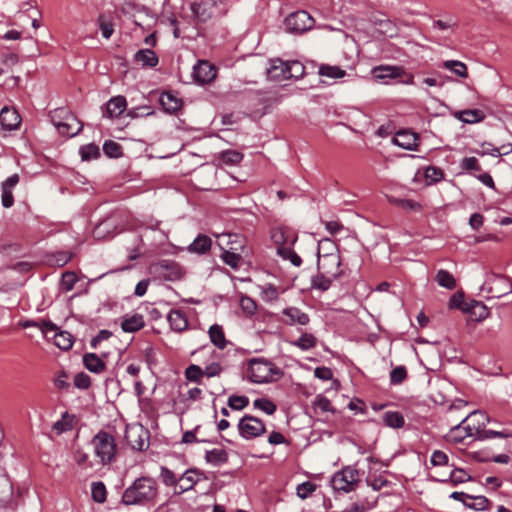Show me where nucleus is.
<instances>
[{"mask_svg":"<svg viewBox=\"0 0 512 512\" xmlns=\"http://www.w3.org/2000/svg\"><path fill=\"white\" fill-rule=\"evenodd\" d=\"M511 152H512V145L507 144V145H503L501 148H497V147H494L491 149L487 148L483 151V154H489L491 156L498 157L501 155H507Z\"/></svg>","mask_w":512,"mask_h":512,"instance_id":"59","label":"nucleus"},{"mask_svg":"<svg viewBox=\"0 0 512 512\" xmlns=\"http://www.w3.org/2000/svg\"><path fill=\"white\" fill-rule=\"evenodd\" d=\"M313 18L303 10L294 12L286 17L285 28L291 33H303L312 28Z\"/></svg>","mask_w":512,"mask_h":512,"instance_id":"8","label":"nucleus"},{"mask_svg":"<svg viewBox=\"0 0 512 512\" xmlns=\"http://www.w3.org/2000/svg\"><path fill=\"white\" fill-rule=\"evenodd\" d=\"M160 104L168 113H176L182 106L181 100L170 92H163L161 94Z\"/></svg>","mask_w":512,"mask_h":512,"instance_id":"24","label":"nucleus"},{"mask_svg":"<svg viewBox=\"0 0 512 512\" xmlns=\"http://www.w3.org/2000/svg\"><path fill=\"white\" fill-rule=\"evenodd\" d=\"M145 325L144 318L140 314H133L123 318L121 328L124 332L133 333Z\"/></svg>","mask_w":512,"mask_h":512,"instance_id":"21","label":"nucleus"},{"mask_svg":"<svg viewBox=\"0 0 512 512\" xmlns=\"http://www.w3.org/2000/svg\"><path fill=\"white\" fill-rule=\"evenodd\" d=\"M288 63L281 59L271 61L270 67L267 69L269 79L277 82L288 80Z\"/></svg>","mask_w":512,"mask_h":512,"instance_id":"17","label":"nucleus"},{"mask_svg":"<svg viewBox=\"0 0 512 512\" xmlns=\"http://www.w3.org/2000/svg\"><path fill=\"white\" fill-rule=\"evenodd\" d=\"M361 482L360 471L355 466H345L334 473L331 478V487L335 492L350 493L357 489Z\"/></svg>","mask_w":512,"mask_h":512,"instance_id":"3","label":"nucleus"},{"mask_svg":"<svg viewBox=\"0 0 512 512\" xmlns=\"http://www.w3.org/2000/svg\"><path fill=\"white\" fill-rule=\"evenodd\" d=\"M316 343V337L310 333H303L298 339L291 342L293 346H296L304 351L314 348Z\"/></svg>","mask_w":512,"mask_h":512,"instance_id":"35","label":"nucleus"},{"mask_svg":"<svg viewBox=\"0 0 512 512\" xmlns=\"http://www.w3.org/2000/svg\"><path fill=\"white\" fill-rule=\"evenodd\" d=\"M211 239L205 235H199L189 246L191 252L204 254L211 248Z\"/></svg>","mask_w":512,"mask_h":512,"instance_id":"30","label":"nucleus"},{"mask_svg":"<svg viewBox=\"0 0 512 512\" xmlns=\"http://www.w3.org/2000/svg\"><path fill=\"white\" fill-rule=\"evenodd\" d=\"M435 280L441 287H444L449 290L454 289L456 286V281L453 275L450 272L443 269L438 270Z\"/></svg>","mask_w":512,"mask_h":512,"instance_id":"37","label":"nucleus"},{"mask_svg":"<svg viewBox=\"0 0 512 512\" xmlns=\"http://www.w3.org/2000/svg\"><path fill=\"white\" fill-rule=\"evenodd\" d=\"M92 498L95 502L103 503L106 501V487L102 482H93L91 487Z\"/></svg>","mask_w":512,"mask_h":512,"instance_id":"43","label":"nucleus"},{"mask_svg":"<svg viewBox=\"0 0 512 512\" xmlns=\"http://www.w3.org/2000/svg\"><path fill=\"white\" fill-rule=\"evenodd\" d=\"M185 376L189 381L200 384L204 376L203 369L198 365H190L185 371Z\"/></svg>","mask_w":512,"mask_h":512,"instance_id":"47","label":"nucleus"},{"mask_svg":"<svg viewBox=\"0 0 512 512\" xmlns=\"http://www.w3.org/2000/svg\"><path fill=\"white\" fill-rule=\"evenodd\" d=\"M418 134L403 130L397 132L392 138V142L406 150H417L418 147Z\"/></svg>","mask_w":512,"mask_h":512,"instance_id":"13","label":"nucleus"},{"mask_svg":"<svg viewBox=\"0 0 512 512\" xmlns=\"http://www.w3.org/2000/svg\"><path fill=\"white\" fill-rule=\"evenodd\" d=\"M318 73L320 76L330 79H339L346 75L345 70L341 69L339 66L327 64L320 65Z\"/></svg>","mask_w":512,"mask_h":512,"instance_id":"32","label":"nucleus"},{"mask_svg":"<svg viewBox=\"0 0 512 512\" xmlns=\"http://www.w3.org/2000/svg\"><path fill=\"white\" fill-rule=\"evenodd\" d=\"M209 337L211 342L219 349H223L226 346V339L221 326L214 324L209 329Z\"/></svg>","mask_w":512,"mask_h":512,"instance_id":"34","label":"nucleus"},{"mask_svg":"<svg viewBox=\"0 0 512 512\" xmlns=\"http://www.w3.org/2000/svg\"><path fill=\"white\" fill-rule=\"evenodd\" d=\"M158 496V484L149 476H142L127 487L121 497L124 505H150L154 504Z\"/></svg>","mask_w":512,"mask_h":512,"instance_id":"1","label":"nucleus"},{"mask_svg":"<svg viewBox=\"0 0 512 512\" xmlns=\"http://www.w3.org/2000/svg\"><path fill=\"white\" fill-rule=\"evenodd\" d=\"M74 460L77 465L83 468H91L93 467V463L89 460V456L82 450H76L74 453Z\"/></svg>","mask_w":512,"mask_h":512,"instance_id":"56","label":"nucleus"},{"mask_svg":"<svg viewBox=\"0 0 512 512\" xmlns=\"http://www.w3.org/2000/svg\"><path fill=\"white\" fill-rule=\"evenodd\" d=\"M283 314L288 317L287 323L306 325L309 322V316L296 307H289L283 310Z\"/></svg>","mask_w":512,"mask_h":512,"instance_id":"27","label":"nucleus"},{"mask_svg":"<svg viewBox=\"0 0 512 512\" xmlns=\"http://www.w3.org/2000/svg\"><path fill=\"white\" fill-rule=\"evenodd\" d=\"M191 11L193 15L200 22H206L212 16L211 1L202 0L191 4Z\"/></svg>","mask_w":512,"mask_h":512,"instance_id":"20","label":"nucleus"},{"mask_svg":"<svg viewBox=\"0 0 512 512\" xmlns=\"http://www.w3.org/2000/svg\"><path fill=\"white\" fill-rule=\"evenodd\" d=\"M405 74V70L400 66L380 65L372 69V75L377 80L396 79Z\"/></svg>","mask_w":512,"mask_h":512,"instance_id":"14","label":"nucleus"},{"mask_svg":"<svg viewBox=\"0 0 512 512\" xmlns=\"http://www.w3.org/2000/svg\"><path fill=\"white\" fill-rule=\"evenodd\" d=\"M455 116L458 120L468 124L481 122L485 118V114L479 109L463 110L457 112Z\"/></svg>","mask_w":512,"mask_h":512,"instance_id":"26","label":"nucleus"},{"mask_svg":"<svg viewBox=\"0 0 512 512\" xmlns=\"http://www.w3.org/2000/svg\"><path fill=\"white\" fill-rule=\"evenodd\" d=\"M223 253L221 255L223 261L225 264L230 266L233 269H238L240 262L242 260V257L240 253L238 252V248L235 246H230L228 249L222 248Z\"/></svg>","mask_w":512,"mask_h":512,"instance_id":"25","label":"nucleus"},{"mask_svg":"<svg viewBox=\"0 0 512 512\" xmlns=\"http://www.w3.org/2000/svg\"><path fill=\"white\" fill-rule=\"evenodd\" d=\"M443 67L452 71L457 76L462 78H467V66L458 60H447L443 63Z\"/></svg>","mask_w":512,"mask_h":512,"instance_id":"38","label":"nucleus"},{"mask_svg":"<svg viewBox=\"0 0 512 512\" xmlns=\"http://www.w3.org/2000/svg\"><path fill=\"white\" fill-rule=\"evenodd\" d=\"M80 155L83 160L94 159L99 155V148L94 144L85 145L80 148Z\"/></svg>","mask_w":512,"mask_h":512,"instance_id":"54","label":"nucleus"},{"mask_svg":"<svg viewBox=\"0 0 512 512\" xmlns=\"http://www.w3.org/2000/svg\"><path fill=\"white\" fill-rule=\"evenodd\" d=\"M240 307L247 315H253L257 309L255 301L248 296L241 297Z\"/></svg>","mask_w":512,"mask_h":512,"instance_id":"55","label":"nucleus"},{"mask_svg":"<svg viewBox=\"0 0 512 512\" xmlns=\"http://www.w3.org/2000/svg\"><path fill=\"white\" fill-rule=\"evenodd\" d=\"M337 278L329 277V275H323V273L318 272L317 275L312 277L311 279V288L319 290V291H327L332 282Z\"/></svg>","mask_w":512,"mask_h":512,"instance_id":"29","label":"nucleus"},{"mask_svg":"<svg viewBox=\"0 0 512 512\" xmlns=\"http://www.w3.org/2000/svg\"><path fill=\"white\" fill-rule=\"evenodd\" d=\"M489 421V417L484 412L472 411L459 424L450 429L446 439L448 442L460 443L467 437L476 436Z\"/></svg>","mask_w":512,"mask_h":512,"instance_id":"2","label":"nucleus"},{"mask_svg":"<svg viewBox=\"0 0 512 512\" xmlns=\"http://www.w3.org/2000/svg\"><path fill=\"white\" fill-rule=\"evenodd\" d=\"M103 150L106 155L110 157H119L122 154L121 146L114 141H106L103 145Z\"/></svg>","mask_w":512,"mask_h":512,"instance_id":"53","label":"nucleus"},{"mask_svg":"<svg viewBox=\"0 0 512 512\" xmlns=\"http://www.w3.org/2000/svg\"><path fill=\"white\" fill-rule=\"evenodd\" d=\"M12 493V484L5 474H0V497L9 496Z\"/></svg>","mask_w":512,"mask_h":512,"instance_id":"58","label":"nucleus"},{"mask_svg":"<svg viewBox=\"0 0 512 512\" xmlns=\"http://www.w3.org/2000/svg\"><path fill=\"white\" fill-rule=\"evenodd\" d=\"M460 167L468 172H479L481 171V166L476 157H466L463 158L460 162Z\"/></svg>","mask_w":512,"mask_h":512,"instance_id":"49","label":"nucleus"},{"mask_svg":"<svg viewBox=\"0 0 512 512\" xmlns=\"http://www.w3.org/2000/svg\"><path fill=\"white\" fill-rule=\"evenodd\" d=\"M171 328L176 332L184 331L188 326L185 314L180 310H171L167 316Z\"/></svg>","mask_w":512,"mask_h":512,"instance_id":"23","label":"nucleus"},{"mask_svg":"<svg viewBox=\"0 0 512 512\" xmlns=\"http://www.w3.org/2000/svg\"><path fill=\"white\" fill-rule=\"evenodd\" d=\"M243 243V238L238 234H223L218 236V244L221 248H224V246H235L238 250H241Z\"/></svg>","mask_w":512,"mask_h":512,"instance_id":"33","label":"nucleus"},{"mask_svg":"<svg viewBox=\"0 0 512 512\" xmlns=\"http://www.w3.org/2000/svg\"><path fill=\"white\" fill-rule=\"evenodd\" d=\"M199 481V474L195 469L185 471L178 479V485L174 489V494L181 495L182 493L191 490Z\"/></svg>","mask_w":512,"mask_h":512,"instance_id":"15","label":"nucleus"},{"mask_svg":"<svg viewBox=\"0 0 512 512\" xmlns=\"http://www.w3.org/2000/svg\"><path fill=\"white\" fill-rule=\"evenodd\" d=\"M288 63V79H299L305 73L304 65L299 61H287Z\"/></svg>","mask_w":512,"mask_h":512,"instance_id":"42","label":"nucleus"},{"mask_svg":"<svg viewBox=\"0 0 512 512\" xmlns=\"http://www.w3.org/2000/svg\"><path fill=\"white\" fill-rule=\"evenodd\" d=\"M91 444L99 464L107 465L115 460L117 450L112 435L107 432H99L93 437Z\"/></svg>","mask_w":512,"mask_h":512,"instance_id":"4","label":"nucleus"},{"mask_svg":"<svg viewBox=\"0 0 512 512\" xmlns=\"http://www.w3.org/2000/svg\"><path fill=\"white\" fill-rule=\"evenodd\" d=\"M474 500L473 503H465V505L469 508H473L475 510H484L487 508L489 504V500L484 496H477L472 498Z\"/></svg>","mask_w":512,"mask_h":512,"instance_id":"62","label":"nucleus"},{"mask_svg":"<svg viewBox=\"0 0 512 512\" xmlns=\"http://www.w3.org/2000/svg\"><path fill=\"white\" fill-rule=\"evenodd\" d=\"M127 101L123 96L112 97L106 104L105 115L109 118L119 117L126 109Z\"/></svg>","mask_w":512,"mask_h":512,"instance_id":"18","label":"nucleus"},{"mask_svg":"<svg viewBox=\"0 0 512 512\" xmlns=\"http://www.w3.org/2000/svg\"><path fill=\"white\" fill-rule=\"evenodd\" d=\"M249 404V399L246 396L232 395L228 399V405L234 410H242Z\"/></svg>","mask_w":512,"mask_h":512,"instance_id":"50","label":"nucleus"},{"mask_svg":"<svg viewBox=\"0 0 512 512\" xmlns=\"http://www.w3.org/2000/svg\"><path fill=\"white\" fill-rule=\"evenodd\" d=\"M388 201L392 205L400 207L406 211H421L422 210V205L419 202H416L411 199H400V198H396V197H388Z\"/></svg>","mask_w":512,"mask_h":512,"instance_id":"31","label":"nucleus"},{"mask_svg":"<svg viewBox=\"0 0 512 512\" xmlns=\"http://www.w3.org/2000/svg\"><path fill=\"white\" fill-rule=\"evenodd\" d=\"M150 270L157 277L167 281H177L183 277V269L179 264L169 260H162L151 265Z\"/></svg>","mask_w":512,"mask_h":512,"instance_id":"7","label":"nucleus"},{"mask_svg":"<svg viewBox=\"0 0 512 512\" xmlns=\"http://www.w3.org/2000/svg\"><path fill=\"white\" fill-rule=\"evenodd\" d=\"M55 127L59 134L73 137L82 130V123L72 114L66 113L63 120L56 122Z\"/></svg>","mask_w":512,"mask_h":512,"instance_id":"11","label":"nucleus"},{"mask_svg":"<svg viewBox=\"0 0 512 512\" xmlns=\"http://www.w3.org/2000/svg\"><path fill=\"white\" fill-rule=\"evenodd\" d=\"M280 374V370L268 360L253 358L248 363L247 376L253 383H267L274 380L275 375Z\"/></svg>","mask_w":512,"mask_h":512,"instance_id":"6","label":"nucleus"},{"mask_svg":"<svg viewBox=\"0 0 512 512\" xmlns=\"http://www.w3.org/2000/svg\"><path fill=\"white\" fill-rule=\"evenodd\" d=\"M220 159L224 164L236 165L243 159V154L236 150H226L220 154Z\"/></svg>","mask_w":512,"mask_h":512,"instance_id":"41","label":"nucleus"},{"mask_svg":"<svg viewBox=\"0 0 512 512\" xmlns=\"http://www.w3.org/2000/svg\"><path fill=\"white\" fill-rule=\"evenodd\" d=\"M442 178H443V172L441 169L434 167V166H429L426 168L425 179L429 184L436 183V182L440 181Z\"/></svg>","mask_w":512,"mask_h":512,"instance_id":"51","label":"nucleus"},{"mask_svg":"<svg viewBox=\"0 0 512 512\" xmlns=\"http://www.w3.org/2000/svg\"><path fill=\"white\" fill-rule=\"evenodd\" d=\"M160 478L164 485L173 486L174 489L178 485V478L174 474V472L167 467L162 466L160 470Z\"/></svg>","mask_w":512,"mask_h":512,"instance_id":"45","label":"nucleus"},{"mask_svg":"<svg viewBox=\"0 0 512 512\" xmlns=\"http://www.w3.org/2000/svg\"><path fill=\"white\" fill-rule=\"evenodd\" d=\"M83 364L92 373H101L106 367L104 361L95 353H86L83 356Z\"/></svg>","mask_w":512,"mask_h":512,"instance_id":"22","label":"nucleus"},{"mask_svg":"<svg viewBox=\"0 0 512 512\" xmlns=\"http://www.w3.org/2000/svg\"><path fill=\"white\" fill-rule=\"evenodd\" d=\"M407 378V370L404 366H397L390 372V382L399 385Z\"/></svg>","mask_w":512,"mask_h":512,"instance_id":"48","label":"nucleus"},{"mask_svg":"<svg viewBox=\"0 0 512 512\" xmlns=\"http://www.w3.org/2000/svg\"><path fill=\"white\" fill-rule=\"evenodd\" d=\"M53 338L55 345L62 350H69L73 345L72 335L67 331H57Z\"/></svg>","mask_w":512,"mask_h":512,"instance_id":"36","label":"nucleus"},{"mask_svg":"<svg viewBox=\"0 0 512 512\" xmlns=\"http://www.w3.org/2000/svg\"><path fill=\"white\" fill-rule=\"evenodd\" d=\"M431 464L433 466H444L448 464V456L440 450H435L431 456Z\"/></svg>","mask_w":512,"mask_h":512,"instance_id":"60","label":"nucleus"},{"mask_svg":"<svg viewBox=\"0 0 512 512\" xmlns=\"http://www.w3.org/2000/svg\"><path fill=\"white\" fill-rule=\"evenodd\" d=\"M469 475L462 469H455L450 472L449 479L454 484H459L469 480Z\"/></svg>","mask_w":512,"mask_h":512,"instance_id":"57","label":"nucleus"},{"mask_svg":"<svg viewBox=\"0 0 512 512\" xmlns=\"http://www.w3.org/2000/svg\"><path fill=\"white\" fill-rule=\"evenodd\" d=\"M314 414L321 415L327 412L334 413L335 409L330 400L323 395H317L312 402Z\"/></svg>","mask_w":512,"mask_h":512,"instance_id":"28","label":"nucleus"},{"mask_svg":"<svg viewBox=\"0 0 512 512\" xmlns=\"http://www.w3.org/2000/svg\"><path fill=\"white\" fill-rule=\"evenodd\" d=\"M134 61L143 68H152L158 64V56L150 49H141L135 53Z\"/></svg>","mask_w":512,"mask_h":512,"instance_id":"19","label":"nucleus"},{"mask_svg":"<svg viewBox=\"0 0 512 512\" xmlns=\"http://www.w3.org/2000/svg\"><path fill=\"white\" fill-rule=\"evenodd\" d=\"M329 248L326 253H322V247L318 249V272L329 277L338 278L342 274L341 270V257L338 248L334 243L329 242Z\"/></svg>","mask_w":512,"mask_h":512,"instance_id":"5","label":"nucleus"},{"mask_svg":"<svg viewBox=\"0 0 512 512\" xmlns=\"http://www.w3.org/2000/svg\"><path fill=\"white\" fill-rule=\"evenodd\" d=\"M384 423L392 428H400L404 425L403 416L396 411H388L383 416Z\"/></svg>","mask_w":512,"mask_h":512,"instance_id":"40","label":"nucleus"},{"mask_svg":"<svg viewBox=\"0 0 512 512\" xmlns=\"http://www.w3.org/2000/svg\"><path fill=\"white\" fill-rule=\"evenodd\" d=\"M74 385L80 389H87L91 385V379L85 373H78L74 377Z\"/></svg>","mask_w":512,"mask_h":512,"instance_id":"61","label":"nucleus"},{"mask_svg":"<svg viewBox=\"0 0 512 512\" xmlns=\"http://www.w3.org/2000/svg\"><path fill=\"white\" fill-rule=\"evenodd\" d=\"M205 459L211 464L219 465L227 461L228 455L223 449H212L206 452Z\"/></svg>","mask_w":512,"mask_h":512,"instance_id":"39","label":"nucleus"},{"mask_svg":"<svg viewBox=\"0 0 512 512\" xmlns=\"http://www.w3.org/2000/svg\"><path fill=\"white\" fill-rule=\"evenodd\" d=\"M112 336V332L109 330H100L98 334L92 338L90 345L92 348H97V346L104 340L109 339Z\"/></svg>","mask_w":512,"mask_h":512,"instance_id":"63","label":"nucleus"},{"mask_svg":"<svg viewBox=\"0 0 512 512\" xmlns=\"http://www.w3.org/2000/svg\"><path fill=\"white\" fill-rule=\"evenodd\" d=\"M317 485L313 482L306 481L299 484L296 487V494L301 499H306L312 495V493L316 490Z\"/></svg>","mask_w":512,"mask_h":512,"instance_id":"44","label":"nucleus"},{"mask_svg":"<svg viewBox=\"0 0 512 512\" xmlns=\"http://www.w3.org/2000/svg\"><path fill=\"white\" fill-rule=\"evenodd\" d=\"M240 435L245 439L256 438L265 433L264 423L253 416L245 415L238 424Z\"/></svg>","mask_w":512,"mask_h":512,"instance_id":"9","label":"nucleus"},{"mask_svg":"<svg viewBox=\"0 0 512 512\" xmlns=\"http://www.w3.org/2000/svg\"><path fill=\"white\" fill-rule=\"evenodd\" d=\"M253 405L255 408H258L265 412L268 415H272L276 411V405L269 399L259 398L254 400Z\"/></svg>","mask_w":512,"mask_h":512,"instance_id":"46","label":"nucleus"},{"mask_svg":"<svg viewBox=\"0 0 512 512\" xmlns=\"http://www.w3.org/2000/svg\"><path fill=\"white\" fill-rule=\"evenodd\" d=\"M125 439L134 450L143 451L148 447V431L142 425L128 426Z\"/></svg>","mask_w":512,"mask_h":512,"instance_id":"10","label":"nucleus"},{"mask_svg":"<svg viewBox=\"0 0 512 512\" xmlns=\"http://www.w3.org/2000/svg\"><path fill=\"white\" fill-rule=\"evenodd\" d=\"M21 117L15 109L3 107L0 111V124L3 129L14 130L20 126Z\"/></svg>","mask_w":512,"mask_h":512,"instance_id":"16","label":"nucleus"},{"mask_svg":"<svg viewBox=\"0 0 512 512\" xmlns=\"http://www.w3.org/2000/svg\"><path fill=\"white\" fill-rule=\"evenodd\" d=\"M510 435V433H507L505 431L484 430V428H482V430L479 433H477L476 436L480 440H485L491 438H507Z\"/></svg>","mask_w":512,"mask_h":512,"instance_id":"52","label":"nucleus"},{"mask_svg":"<svg viewBox=\"0 0 512 512\" xmlns=\"http://www.w3.org/2000/svg\"><path fill=\"white\" fill-rule=\"evenodd\" d=\"M193 76L199 83H209L216 77V68L208 61L201 60L194 66Z\"/></svg>","mask_w":512,"mask_h":512,"instance_id":"12","label":"nucleus"},{"mask_svg":"<svg viewBox=\"0 0 512 512\" xmlns=\"http://www.w3.org/2000/svg\"><path fill=\"white\" fill-rule=\"evenodd\" d=\"M222 372V367L219 363L213 362L203 369V374L207 377L218 376Z\"/></svg>","mask_w":512,"mask_h":512,"instance_id":"64","label":"nucleus"}]
</instances>
